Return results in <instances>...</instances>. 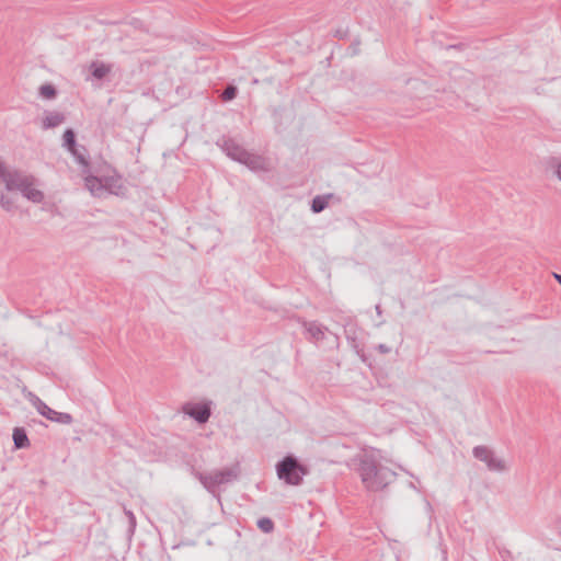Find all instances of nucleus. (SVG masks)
Returning a JSON list of instances; mask_svg holds the SVG:
<instances>
[{"mask_svg": "<svg viewBox=\"0 0 561 561\" xmlns=\"http://www.w3.org/2000/svg\"><path fill=\"white\" fill-rule=\"evenodd\" d=\"M357 472L366 490L377 492L385 489L396 479V472L377 462L371 455L358 458Z\"/></svg>", "mask_w": 561, "mask_h": 561, "instance_id": "f257e3e1", "label": "nucleus"}, {"mask_svg": "<svg viewBox=\"0 0 561 561\" xmlns=\"http://www.w3.org/2000/svg\"><path fill=\"white\" fill-rule=\"evenodd\" d=\"M239 474L240 468L238 465L221 470H215L209 473L198 471L194 473L204 488L210 493H215L217 486L237 480Z\"/></svg>", "mask_w": 561, "mask_h": 561, "instance_id": "f03ea898", "label": "nucleus"}, {"mask_svg": "<svg viewBox=\"0 0 561 561\" xmlns=\"http://www.w3.org/2000/svg\"><path fill=\"white\" fill-rule=\"evenodd\" d=\"M307 469L301 466L296 458L291 456L285 457L277 465L278 478L288 484L298 485L302 481V477L307 474Z\"/></svg>", "mask_w": 561, "mask_h": 561, "instance_id": "7ed1b4c3", "label": "nucleus"}, {"mask_svg": "<svg viewBox=\"0 0 561 561\" xmlns=\"http://www.w3.org/2000/svg\"><path fill=\"white\" fill-rule=\"evenodd\" d=\"M31 176V174L9 167L0 160V181L4 183L8 191H18Z\"/></svg>", "mask_w": 561, "mask_h": 561, "instance_id": "20e7f679", "label": "nucleus"}, {"mask_svg": "<svg viewBox=\"0 0 561 561\" xmlns=\"http://www.w3.org/2000/svg\"><path fill=\"white\" fill-rule=\"evenodd\" d=\"M473 456L483 461L491 471L503 472L506 470L505 461L495 456L486 446H476L472 450Z\"/></svg>", "mask_w": 561, "mask_h": 561, "instance_id": "39448f33", "label": "nucleus"}, {"mask_svg": "<svg viewBox=\"0 0 561 561\" xmlns=\"http://www.w3.org/2000/svg\"><path fill=\"white\" fill-rule=\"evenodd\" d=\"M217 145L222 149L224 152H226L229 158L240 163L248 152L232 138L222 137L217 141Z\"/></svg>", "mask_w": 561, "mask_h": 561, "instance_id": "423d86ee", "label": "nucleus"}, {"mask_svg": "<svg viewBox=\"0 0 561 561\" xmlns=\"http://www.w3.org/2000/svg\"><path fill=\"white\" fill-rule=\"evenodd\" d=\"M183 412L201 424L206 423L211 414L210 407L206 403H186Z\"/></svg>", "mask_w": 561, "mask_h": 561, "instance_id": "0eeeda50", "label": "nucleus"}, {"mask_svg": "<svg viewBox=\"0 0 561 561\" xmlns=\"http://www.w3.org/2000/svg\"><path fill=\"white\" fill-rule=\"evenodd\" d=\"M242 164L247 165L252 171H270V162L262 156L247 152L245 157L241 161Z\"/></svg>", "mask_w": 561, "mask_h": 561, "instance_id": "6e6552de", "label": "nucleus"}, {"mask_svg": "<svg viewBox=\"0 0 561 561\" xmlns=\"http://www.w3.org/2000/svg\"><path fill=\"white\" fill-rule=\"evenodd\" d=\"M35 178L32 175L18 191L28 201L39 204L44 201V193L34 187Z\"/></svg>", "mask_w": 561, "mask_h": 561, "instance_id": "1a4fd4ad", "label": "nucleus"}, {"mask_svg": "<svg viewBox=\"0 0 561 561\" xmlns=\"http://www.w3.org/2000/svg\"><path fill=\"white\" fill-rule=\"evenodd\" d=\"M84 183L87 190L96 197H101L104 195V186H103V180L94 176V175H87L84 178Z\"/></svg>", "mask_w": 561, "mask_h": 561, "instance_id": "9d476101", "label": "nucleus"}, {"mask_svg": "<svg viewBox=\"0 0 561 561\" xmlns=\"http://www.w3.org/2000/svg\"><path fill=\"white\" fill-rule=\"evenodd\" d=\"M30 401L36 408L37 412L45 416L47 420L50 421L53 416H56V411L49 408L37 396L30 393Z\"/></svg>", "mask_w": 561, "mask_h": 561, "instance_id": "9b49d317", "label": "nucleus"}, {"mask_svg": "<svg viewBox=\"0 0 561 561\" xmlns=\"http://www.w3.org/2000/svg\"><path fill=\"white\" fill-rule=\"evenodd\" d=\"M104 194H119L123 190L122 179L119 176H106L103 178Z\"/></svg>", "mask_w": 561, "mask_h": 561, "instance_id": "f8f14e48", "label": "nucleus"}, {"mask_svg": "<svg viewBox=\"0 0 561 561\" xmlns=\"http://www.w3.org/2000/svg\"><path fill=\"white\" fill-rule=\"evenodd\" d=\"M65 122V115L60 112H48L43 118L44 129L55 128Z\"/></svg>", "mask_w": 561, "mask_h": 561, "instance_id": "ddd939ff", "label": "nucleus"}, {"mask_svg": "<svg viewBox=\"0 0 561 561\" xmlns=\"http://www.w3.org/2000/svg\"><path fill=\"white\" fill-rule=\"evenodd\" d=\"M90 70L93 78L102 80L112 71V66L101 61H92Z\"/></svg>", "mask_w": 561, "mask_h": 561, "instance_id": "4468645a", "label": "nucleus"}, {"mask_svg": "<svg viewBox=\"0 0 561 561\" xmlns=\"http://www.w3.org/2000/svg\"><path fill=\"white\" fill-rule=\"evenodd\" d=\"M306 329L311 339L316 342L321 341L324 337L325 331L328 330L325 327H322L317 322H309L306 324Z\"/></svg>", "mask_w": 561, "mask_h": 561, "instance_id": "2eb2a0df", "label": "nucleus"}, {"mask_svg": "<svg viewBox=\"0 0 561 561\" xmlns=\"http://www.w3.org/2000/svg\"><path fill=\"white\" fill-rule=\"evenodd\" d=\"M13 442L15 448H25L30 445V440L27 438V435L23 428H14L13 431Z\"/></svg>", "mask_w": 561, "mask_h": 561, "instance_id": "dca6fc26", "label": "nucleus"}, {"mask_svg": "<svg viewBox=\"0 0 561 561\" xmlns=\"http://www.w3.org/2000/svg\"><path fill=\"white\" fill-rule=\"evenodd\" d=\"M69 152L75 157L76 161L79 164H81L84 169H88L89 162L85 157V148L84 147L78 148V146L76 145V147L73 149L69 150ZM83 172L85 173L87 170H83Z\"/></svg>", "mask_w": 561, "mask_h": 561, "instance_id": "f3484780", "label": "nucleus"}, {"mask_svg": "<svg viewBox=\"0 0 561 561\" xmlns=\"http://www.w3.org/2000/svg\"><path fill=\"white\" fill-rule=\"evenodd\" d=\"M62 146L69 151L73 149L77 145L76 142V135L75 131L71 128H68L65 130L62 136Z\"/></svg>", "mask_w": 561, "mask_h": 561, "instance_id": "a211bd4d", "label": "nucleus"}, {"mask_svg": "<svg viewBox=\"0 0 561 561\" xmlns=\"http://www.w3.org/2000/svg\"><path fill=\"white\" fill-rule=\"evenodd\" d=\"M328 206V197L316 196L311 203V210L316 214L321 213Z\"/></svg>", "mask_w": 561, "mask_h": 561, "instance_id": "6ab92c4d", "label": "nucleus"}, {"mask_svg": "<svg viewBox=\"0 0 561 561\" xmlns=\"http://www.w3.org/2000/svg\"><path fill=\"white\" fill-rule=\"evenodd\" d=\"M257 527L265 534L271 533L274 529V523L268 517H262L257 520Z\"/></svg>", "mask_w": 561, "mask_h": 561, "instance_id": "aec40b11", "label": "nucleus"}, {"mask_svg": "<svg viewBox=\"0 0 561 561\" xmlns=\"http://www.w3.org/2000/svg\"><path fill=\"white\" fill-rule=\"evenodd\" d=\"M237 88L232 84L227 85V88L221 93V99L225 102L231 101L237 96Z\"/></svg>", "mask_w": 561, "mask_h": 561, "instance_id": "412c9836", "label": "nucleus"}, {"mask_svg": "<svg viewBox=\"0 0 561 561\" xmlns=\"http://www.w3.org/2000/svg\"><path fill=\"white\" fill-rule=\"evenodd\" d=\"M56 89L51 84H43L39 88V94L45 99H53L56 96Z\"/></svg>", "mask_w": 561, "mask_h": 561, "instance_id": "4be33fe9", "label": "nucleus"}, {"mask_svg": "<svg viewBox=\"0 0 561 561\" xmlns=\"http://www.w3.org/2000/svg\"><path fill=\"white\" fill-rule=\"evenodd\" d=\"M50 421L60 423V424H70L72 422V416L69 413H62L56 411V416H53Z\"/></svg>", "mask_w": 561, "mask_h": 561, "instance_id": "5701e85b", "label": "nucleus"}, {"mask_svg": "<svg viewBox=\"0 0 561 561\" xmlns=\"http://www.w3.org/2000/svg\"><path fill=\"white\" fill-rule=\"evenodd\" d=\"M0 204L1 207L7 211H11L13 209V202L4 195L1 196Z\"/></svg>", "mask_w": 561, "mask_h": 561, "instance_id": "b1692460", "label": "nucleus"}, {"mask_svg": "<svg viewBox=\"0 0 561 561\" xmlns=\"http://www.w3.org/2000/svg\"><path fill=\"white\" fill-rule=\"evenodd\" d=\"M125 513L129 520V531L134 533V530L136 528V517L130 511H125Z\"/></svg>", "mask_w": 561, "mask_h": 561, "instance_id": "393cba45", "label": "nucleus"}, {"mask_svg": "<svg viewBox=\"0 0 561 561\" xmlns=\"http://www.w3.org/2000/svg\"><path fill=\"white\" fill-rule=\"evenodd\" d=\"M556 176L561 181V161L554 159L551 163Z\"/></svg>", "mask_w": 561, "mask_h": 561, "instance_id": "a878e982", "label": "nucleus"}, {"mask_svg": "<svg viewBox=\"0 0 561 561\" xmlns=\"http://www.w3.org/2000/svg\"><path fill=\"white\" fill-rule=\"evenodd\" d=\"M376 348L381 354H388V353L391 352V348L388 345H386V344H379Z\"/></svg>", "mask_w": 561, "mask_h": 561, "instance_id": "bb28decb", "label": "nucleus"}, {"mask_svg": "<svg viewBox=\"0 0 561 561\" xmlns=\"http://www.w3.org/2000/svg\"><path fill=\"white\" fill-rule=\"evenodd\" d=\"M345 332H346V337H347L348 340H352V341L354 342V341H355V337L351 334V331H350V330H346Z\"/></svg>", "mask_w": 561, "mask_h": 561, "instance_id": "cd10ccee", "label": "nucleus"}, {"mask_svg": "<svg viewBox=\"0 0 561 561\" xmlns=\"http://www.w3.org/2000/svg\"><path fill=\"white\" fill-rule=\"evenodd\" d=\"M553 276L557 279V282L561 285V275L557 274V273H553Z\"/></svg>", "mask_w": 561, "mask_h": 561, "instance_id": "c85d7f7f", "label": "nucleus"}, {"mask_svg": "<svg viewBox=\"0 0 561 561\" xmlns=\"http://www.w3.org/2000/svg\"><path fill=\"white\" fill-rule=\"evenodd\" d=\"M559 535L561 536V527L559 528Z\"/></svg>", "mask_w": 561, "mask_h": 561, "instance_id": "c756f323", "label": "nucleus"}]
</instances>
